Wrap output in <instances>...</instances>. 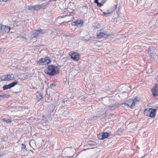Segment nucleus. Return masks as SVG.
Returning a JSON list of instances; mask_svg holds the SVG:
<instances>
[{"label": "nucleus", "instance_id": "obj_22", "mask_svg": "<svg viewBox=\"0 0 158 158\" xmlns=\"http://www.w3.org/2000/svg\"><path fill=\"white\" fill-rule=\"evenodd\" d=\"M153 50V47H152L150 46L148 48V53L151 54V51Z\"/></svg>", "mask_w": 158, "mask_h": 158}, {"label": "nucleus", "instance_id": "obj_9", "mask_svg": "<svg viewBox=\"0 0 158 158\" xmlns=\"http://www.w3.org/2000/svg\"><path fill=\"white\" fill-rule=\"evenodd\" d=\"M83 24V21L80 19L77 20L71 23V25L73 26H76L79 27L81 26Z\"/></svg>", "mask_w": 158, "mask_h": 158}, {"label": "nucleus", "instance_id": "obj_31", "mask_svg": "<svg viewBox=\"0 0 158 158\" xmlns=\"http://www.w3.org/2000/svg\"><path fill=\"white\" fill-rule=\"evenodd\" d=\"M22 146H23V147L24 148H26V146H25V145L23 143V144H22Z\"/></svg>", "mask_w": 158, "mask_h": 158}, {"label": "nucleus", "instance_id": "obj_26", "mask_svg": "<svg viewBox=\"0 0 158 158\" xmlns=\"http://www.w3.org/2000/svg\"><path fill=\"white\" fill-rule=\"evenodd\" d=\"M97 4V5L99 7H101L103 5V4H102V3H99V2Z\"/></svg>", "mask_w": 158, "mask_h": 158}, {"label": "nucleus", "instance_id": "obj_28", "mask_svg": "<svg viewBox=\"0 0 158 158\" xmlns=\"http://www.w3.org/2000/svg\"><path fill=\"white\" fill-rule=\"evenodd\" d=\"M2 25L0 24V32L2 33Z\"/></svg>", "mask_w": 158, "mask_h": 158}, {"label": "nucleus", "instance_id": "obj_34", "mask_svg": "<svg viewBox=\"0 0 158 158\" xmlns=\"http://www.w3.org/2000/svg\"><path fill=\"white\" fill-rule=\"evenodd\" d=\"M16 120V119H14V120H13V121H15V120Z\"/></svg>", "mask_w": 158, "mask_h": 158}, {"label": "nucleus", "instance_id": "obj_27", "mask_svg": "<svg viewBox=\"0 0 158 158\" xmlns=\"http://www.w3.org/2000/svg\"><path fill=\"white\" fill-rule=\"evenodd\" d=\"M106 1L107 0H102L101 2L102 4H103V5L104 3H106Z\"/></svg>", "mask_w": 158, "mask_h": 158}, {"label": "nucleus", "instance_id": "obj_33", "mask_svg": "<svg viewBox=\"0 0 158 158\" xmlns=\"http://www.w3.org/2000/svg\"><path fill=\"white\" fill-rule=\"evenodd\" d=\"M85 99V98L84 97H81V99L82 100H84Z\"/></svg>", "mask_w": 158, "mask_h": 158}, {"label": "nucleus", "instance_id": "obj_15", "mask_svg": "<svg viewBox=\"0 0 158 158\" xmlns=\"http://www.w3.org/2000/svg\"><path fill=\"white\" fill-rule=\"evenodd\" d=\"M18 84V82L15 81L14 82L10 83L9 84L10 88H11L12 87H14L15 85H17Z\"/></svg>", "mask_w": 158, "mask_h": 158}, {"label": "nucleus", "instance_id": "obj_10", "mask_svg": "<svg viewBox=\"0 0 158 158\" xmlns=\"http://www.w3.org/2000/svg\"><path fill=\"white\" fill-rule=\"evenodd\" d=\"M44 32V31L42 29L34 31L32 32V37H34L37 36L39 35L43 34Z\"/></svg>", "mask_w": 158, "mask_h": 158}, {"label": "nucleus", "instance_id": "obj_4", "mask_svg": "<svg viewBox=\"0 0 158 158\" xmlns=\"http://www.w3.org/2000/svg\"><path fill=\"white\" fill-rule=\"evenodd\" d=\"M48 2H46L41 4H37L34 6V10L38 11L41 9H45L48 5Z\"/></svg>", "mask_w": 158, "mask_h": 158}, {"label": "nucleus", "instance_id": "obj_2", "mask_svg": "<svg viewBox=\"0 0 158 158\" xmlns=\"http://www.w3.org/2000/svg\"><path fill=\"white\" fill-rule=\"evenodd\" d=\"M17 74L14 75L10 73L7 75H2L0 76V79L2 81H9L14 80L15 77L17 76Z\"/></svg>", "mask_w": 158, "mask_h": 158}, {"label": "nucleus", "instance_id": "obj_35", "mask_svg": "<svg viewBox=\"0 0 158 158\" xmlns=\"http://www.w3.org/2000/svg\"><path fill=\"white\" fill-rule=\"evenodd\" d=\"M51 1V0H50V1H49V2H51V1Z\"/></svg>", "mask_w": 158, "mask_h": 158}, {"label": "nucleus", "instance_id": "obj_11", "mask_svg": "<svg viewBox=\"0 0 158 158\" xmlns=\"http://www.w3.org/2000/svg\"><path fill=\"white\" fill-rule=\"evenodd\" d=\"M10 29V26H6L2 25V33H8L9 32Z\"/></svg>", "mask_w": 158, "mask_h": 158}, {"label": "nucleus", "instance_id": "obj_29", "mask_svg": "<svg viewBox=\"0 0 158 158\" xmlns=\"http://www.w3.org/2000/svg\"><path fill=\"white\" fill-rule=\"evenodd\" d=\"M8 0H0V2H5L7 1Z\"/></svg>", "mask_w": 158, "mask_h": 158}, {"label": "nucleus", "instance_id": "obj_24", "mask_svg": "<svg viewBox=\"0 0 158 158\" xmlns=\"http://www.w3.org/2000/svg\"><path fill=\"white\" fill-rule=\"evenodd\" d=\"M103 15L106 16H109V15L111 14V13L110 12H102Z\"/></svg>", "mask_w": 158, "mask_h": 158}, {"label": "nucleus", "instance_id": "obj_12", "mask_svg": "<svg viewBox=\"0 0 158 158\" xmlns=\"http://www.w3.org/2000/svg\"><path fill=\"white\" fill-rule=\"evenodd\" d=\"M132 104L133 103L132 99H129L124 103V105L125 106H127L128 107L131 108L134 106V105H133Z\"/></svg>", "mask_w": 158, "mask_h": 158}, {"label": "nucleus", "instance_id": "obj_6", "mask_svg": "<svg viewBox=\"0 0 158 158\" xmlns=\"http://www.w3.org/2000/svg\"><path fill=\"white\" fill-rule=\"evenodd\" d=\"M69 55L70 56L71 58L74 61H77L80 59V55L77 52H71L69 53Z\"/></svg>", "mask_w": 158, "mask_h": 158}, {"label": "nucleus", "instance_id": "obj_13", "mask_svg": "<svg viewBox=\"0 0 158 158\" xmlns=\"http://www.w3.org/2000/svg\"><path fill=\"white\" fill-rule=\"evenodd\" d=\"M36 99L38 102H39L43 98L42 95L39 92L36 93Z\"/></svg>", "mask_w": 158, "mask_h": 158}, {"label": "nucleus", "instance_id": "obj_17", "mask_svg": "<svg viewBox=\"0 0 158 158\" xmlns=\"http://www.w3.org/2000/svg\"><path fill=\"white\" fill-rule=\"evenodd\" d=\"M2 120L3 121L5 122L6 123H10L11 122L10 119H6L5 118H2Z\"/></svg>", "mask_w": 158, "mask_h": 158}, {"label": "nucleus", "instance_id": "obj_16", "mask_svg": "<svg viewBox=\"0 0 158 158\" xmlns=\"http://www.w3.org/2000/svg\"><path fill=\"white\" fill-rule=\"evenodd\" d=\"M133 105H134V106H135V104L139 101V100L137 97H135L134 98L133 100H132Z\"/></svg>", "mask_w": 158, "mask_h": 158}, {"label": "nucleus", "instance_id": "obj_14", "mask_svg": "<svg viewBox=\"0 0 158 158\" xmlns=\"http://www.w3.org/2000/svg\"><path fill=\"white\" fill-rule=\"evenodd\" d=\"M105 35V34L104 33L101 32L97 35V37L98 38L101 39L104 37Z\"/></svg>", "mask_w": 158, "mask_h": 158}, {"label": "nucleus", "instance_id": "obj_36", "mask_svg": "<svg viewBox=\"0 0 158 158\" xmlns=\"http://www.w3.org/2000/svg\"><path fill=\"white\" fill-rule=\"evenodd\" d=\"M1 49L0 48V51H1Z\"/></svg>", "mask_w": 158, "mask_h": 158}, {"label": "nucleus", "instance_id": "obj_19", "mask_svg": "<svg viewBox=\"0 0 158 158\" xmlns=\"http://www.w3.org/2000/svg\"><path fill=\"white\" fill-rule=\"evenodd\" d=\"M26 8L27 9H28L29 10H34V6H26Z\"/></svg>", "mask_w": 158, "mask_h": 158}, {"label": "nucleus", "instance_id": "obj_30", "mask_svg": "<svg viewBox=\"0 0 158 158\" xmlns=\"http://www.w3.org/2000/svg\"><path fill=\"white\" fill-rule=\"evenodd\" d=\"M94 2L95 3H97V4L98 3V0H95L94 1Z\"/></svg>", "mask_w": 158, "mask_h": 158}, {"label": "nucleus", "instance_id": "obj_5", "mask_svg": "<svg viewBox=\"0 0 158 158\" xmlns=\"http://www.w3.org/2000/svg\"><path fill=\"white\" fill-rule=\"evenodd\" d=\"M51 62L50 59L48 57L41 58L36 62V63L40 65H44L49 64Z\"/></svg>", "mask_w": 158, "mask_h": 158}, {"label": "nucleus", "instance_id": "obj_18", "mask_svg": "<svg viewBox=\"0 0 158 158\" xmlns=\"http://www.w3.org/2000/svg\"><path fill=\"white\" fill-rule=\"evenodd\" d=\"M102 133L103 136V139L107 138L110 135V134L107 132H104Z\"/></svg>", "mask_w": 158, "mask_h": 158}, {"label": "nucleus", "instance_id": "obj_21", "mask_svg": "<svg viewBox=\"0 0 158 158\" xmlns=\"http://www.w3.org/2000/svg\"><path fill=\"white\" fill-rule=\"evenodd\" d=\"M10 88L9 84L5 85L3 87V89L4 90H6Z\"/></svg>", "mask_w": 158, "mask_h": 158}, {"label": "nucleus", "instance_id": "obj_7", "mask_svg": "<svg viewBox=\"0 0 158 158\" xmlns=\"http://www.w3.org/2000/svg\"><path fill=\"white\" fill-rule=\"evenodd\" d=\"M64 18V21L62 23H67L68 22H69L71 21L73 19V16L72 15V14H69V15H66L64 16V17L60 16V17H58L57 19V20H58L60 18L63 19V18Z\"/></svg>", "mask_w": 158, "mask_h": 158}, {"label": "nucleus", "instance_id": "obj_32", "mask_svg": "<svg viewBox=\"0 0 158 158\" xmlns=\"http://www.w3.org/2000/svg\"><path fill=\"white\" fill-rule=\"evenodd\" d=\"M50 86L51 87L54 86H55V85L53 83L51 84V85H50Z\"/></svg>", "mask_w": 158, "mask_h": 158}, {"label": "nucleus", "instance_id": "obj_23", "mask_svg": "<svg viewBox=\"0 0 158 158\" xmlns=\"http://www.w3.org/2000/svg\"><path fill=\"white\" fill-rule=\"evenodd\" d=\"M88 144L90 145H95L96 144L93 141H88Z\"/></svg>", "mask_w": 158, "mask_h": 158}, {"label": "nucleus", "instance_id": "obj_1", "mask_svg": "<svg viewBox=\"0 0 158 158\" xmlns=\"http://www.w3.org/2000/svg\"><path fill=\"white\" fill-rule=\"evenodd\" d=\"M59 69L55 66L52 65H48L44 70L45 73L48 75L52 76L59 73Z\"/></svg>", "mask_w": 158, "mask_h": 158}, {"label": "nucleus", "instance_id": "obj_8", "mask_svg": "<svg viewBox=\"0 0 158 158\" xmlns=\"http://www.w3.org/2000/svg\"><path fill=\"white\" fill-rule=\"evenodd\" d=\"M152 92L153 97H155L158 96V85H154L152 89Z\"/></svg>", "mask_w": 158, "mask_h": 158}, {"label": "nucleus", "instance_id": "obj_25", "mask_svg": "<svg viewBox=\"0 0 158 158\" xmlns=\"http://www.w3.org/2000/svg\"><path fill=\"white\" fill-rule=\"evenodd\" d=\"M6 95L5 94L0 95V100H1L3 98H6Z\"/></svg>", "mask_w": 158, "mask_h": 158}, {"label": "nucleus", "instance_id": "obj_20", "mask_svg": "<svg viewBox=\"0 0 158 158\" xmlns=\"http://www.w3.org/2000/svg\"><path fill=\"white\" fill-rule=\"evenodd\" d=\"M103 136L102 133H101L98 135V138L100 139H103Z\"/></svg>", "mask_w": 158, "mask_h": 158}, {"label": "nucleus", "instance_id": "obj_3", "mask_svg": "<svg viewBox=\"0 0 158 158\" xmlns=\"http://www.w3.org/2000/svg\"><path fill=\"white\" fill-rule=\"evenodd\" d=\"M156 110L152 108H147L144 110V114L146 116L150 118H153L155 116Z\"/></svg>", "mask_w": 158, "mask_h": 158}]
</instances>
